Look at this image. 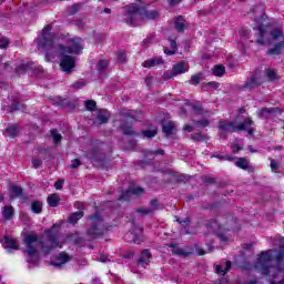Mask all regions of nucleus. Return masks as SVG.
Masks as SVG:
<instances>
[{"label":"nucleus","instance_id":"f257e3e1","mask_svg":"<svg viewBox=\"0 0 284 284\" xmlns=\"http://www.w3.org/2000/svg\"><path fill=\"white\" fill-rule=\"evenodd\" d=\"M57 36L52 33V26H45L38 39L39 50H47V61H52L54 54H60V68L65 74H72L75 68L74 57L68 54H79L83 50V39L72 38L69 40V47L57 44Z\"/></svg>","mask_w":284,"mask_h":284},{"label":"nucleus","instance_id":"f03ea898","mask_svg":"<svg viewBox=\"0 0 284 284\" xmlns=\"http://www.w3.org/2000/svg\"><path fill=\"white\" fill-rule=\"evenodd\" d=\"M254 267L271 284H284L283 248L262 251L257 255Z\"/></svg>","mask_w":284,"mask_h":284},{"label":"nucleus","instance_id":"7ed1b4c3","mask_svg":"<svg viewBox=\"0 0 284 284\" xmlns=\"http://www.w3.org/2000/svg\"><path fill=\"white\" fill-rule=\"evenodd\" d=\"M64 244L65 237H63V235H58L54 231H45L40 240L37 234L29 233L24 237L27 263H30L31 265H37V263H39V246L44 254H50L52 250H61Z\"/></svg>","mask_w":284,"mask_h":284},{"label":"nucleus","instance_id":"20e7f679","mask_svg":"<svg viewBox=\"0 0 284 284\" xmlns=\"http://www.w3.org/2000/svg\"><path fill=\"white\" fill-rule=\"evenodd\" d=\"M156 17H159V11L156 10L148 11L140 9L135 4L126 7V23H129V26H134L139 19H156Z\"/></svg>","mask_w":284,"mask_h":284},{"label":"nucleus","instance_id":"39448f33","mask_svg":"<svg viewBox=\"0 0 284 284\" xmlns=\"http://www.w3.org/2000/svg\"><path fill=\"white\" fill-rule=\"evenodd\" d=\"M260 14V18H254L256 26L253 28V30H256V43H258V45H267L265 34L267 32V27L270 26V22H267V14L263 13V11H261Z\"/></svg>","mask_w":284,"mask_h":284},{"label":"nucleus","instance_id":"423d86ee","mask_svg":"<svg viewBox=\"0 0 284 284\" xmlns=\"http://www.w3.org/2000/svg\"><path fill=\"white\" fill-rule=\"evenodd\" d=\"M91 226L88 230L89 236H92V239H97V236H101L102 234H105L110 226L105 225V222H103V217L99 214H94L90 216Z\"/></svg>","mask_w":284,"mask_h":284},{"label":"nucleus","instance_id":"0eeeda50","mask_svg":"<svg viewBox=\"0 0 284 284\" xmlns=\"http://www.w3.org/2000/svg\"><path fill=\"white\" fill-rule=\"evenodd\" d=\"M271 37L274 41L277 42L274 48L267 50V54H271V57L283 54L284 53V33L281 28H275L271 31Z\"/></svg>","mask_w":284,"mask_h":284},{"label":"nucleus","instance_id":"6e6552de","mask_svg":"<svg viewBox=\"0 0 284 284\" xmlns=\"http://www.w3.org/2000/svg\"><path fill=\"white\" fill-rule=\"evenodd\" d=\"M232 132H239V129L234 124V122H227L225 120H220V124H219L220 138L227 139V134H231Z\"/></svg>","mask_w":284,"mask_h":284},{"label":"nucleus","instance_id":"1a4fd4ad","mask_svg":"<svg viewBox=\"0 0 284 284\" xmlns=\"http://www.w3.org/2000/svg\"><path fill=\"white\" fill-rule=\"evenodd\" d=\"M129 239L132 237V241L135 245H141L143 243V229L135 226L131 233L126 235Z\"/></svg>","mask_w":284,"mask_h":284},{"label":"nucleus","instance_id":"9d476101","mask_svg":"<svg viewBox=\"0 0 284 284\" xmlns=\"http://www.w3.org/2000/svg\"><path fill=\"white\" fill-rule=\"evenodd\" d=\"M172 69L175 77H178V74H185V72H190V64L185 61H180L175 63Z\"/></svg>","mask_w":284,"mask_h":284},{"label":"nucleus","instance_id":"9b49d317","mask_svg":"<svg viewBox=\"0 0 284 284\" xmlns=\"http://www.w3.org/2000/svg\"><path fill=\"white\" fill-rule=\"evenodd\" d=\"M257 85H261V81H258V73H255L246 80L244 90H254Z\"/></svg>","mask_w":284,"mask_h":284},{"label":"nucleus","instance_id":"f8f14e48","mask_svg":"<svg viewBox=\"0 0 284 284\" xmlns=\"http://www.w3.org/2000/svg\"><path fill=\"white\" fill-rule=\"evenodd\" d=\"M158 207H159V201L152 200L151 207H149V209L141 207V209H138V212H139V214H142V216H148V215L152 214L153 212H155V210Z\"/></svg>","mask_w":284,"mask_h":284},{"label":"nucleus","instance_id":"ddd939ff","mask_svg":"<svg viewBox=\"0 0 284 284\" xmlns=\"http://www.w3.org/2000/svg\"><path fill=\"white\" fill-rule=\"evenodd\" d=\"M69 261H70V255H68V253L65 252H62L55 257L53 265L54 267H63V265H65V263H68Z\"/></svg>","mask_w":284,"mask_h":284},{"label":"nucleus","instance_id":"4468645a","mask_svg":"<svg viewBox=\"0 0 284 284\" xmlns=\"http://www.w3.org/2000/svg\"><path fill=\"white\" fill-rule=\"evenodd\" d=\"M143 189L141 187H134L131 189L129 191H126L125 193H122V195L120 196V201H130V195L134 194L135 196H141V194H143Z\"/></svg>","mask_w":284,"mask_h":284},{"label":"nucleus","instance_id":"2eb2a0df","mask_svg":"<svg viewBox=\"0 0 284 284\" xmlns=\"http://www.w3.org/2000/svg\"><path fill=\"white\" fill-rule=\"evenodd\" d=\"M151 256L152 254H150L149 250L142 251L138 264L141 265V267H145V265H149Z\"/></svg>","mask_w":284,"mask_h":284},{"label":"nucleus","instance_id":"dca6fc26","mask_svg":"<svg viewBox=\"0 0 284 284\" xmlns=\"http://www.w3.org/2000/svg\"><path fill=\"white\" fill-rule=\"evenodd\" d=\"M187 26H190V24L187 23V21H185V19L182 16H179L178 18H175L176 32H184L185 28H187Z\"/></svg>","mask_w":284,"mask_h":284},{"label":"nucleus","instance_id":"f3484780","mask_svg":"<svg viewBox=\"0 0 284 284\" xmlns=\"http://www.w3.org/2000/svg\"><path fill=\"white\" fill-rule=\"evenodd\" d=\"M161 64H163V58L155 57L144 61L142 65L143 68H154Z\"/></svg>","mask_w":284,"mask_h":284},{"label":"nucleus","instance_id":"a211bd4d","mask_svg":"<svg viewBox=\"0 0 284 284\" xmlns=\"http://www.w3.org/2000/svg\"><path fill=\"white\" fill-rule=\"evenodd\" d=\"M171 247L172 254H175L176 256H190L192 254V250L190 248H179L176 245L172 244Z\"/></svg>","mask_w":284,"mask_h":284},{"label":"nucleus","instance_id":"6ab92c4d","mask_svg":"<svg viewBox=\"0 0 284 284\" xmlns=\"http://www.w3.org/2000/svg\"><path fill=\"white\" fill-rule=\"evenodd\" d=\"M230 267H232V262L226 261L224 264L217 265L216 266V274H221V276H225L227 272H230Z\"/></svg>","mask_w":284,"mask_h":284},{"label":"nucleus","instance_id":"aec40b11","mask_svg":"<svg viewBox=\"0 0 284 284\" xmlns=\"http://www.w3.org/2000/svg\"><path fill=\"white\" fill-rule=\"evenodd\" d=\"M206 229L209 230V232H211V234H219L221 225L219 224V222H216V220H211L206 222Z\"/></svg>","mask_w":284,"mask_h":284},{"label":"nucleus","instance_id":"412c9836","mask_svg":"<svg viewBox=\"0 0 284 284\" xmlns=\"http://www.w3.org/2000/svg\"><path fill=\"white\" fill-rule=\"evenodd\" d=\"M4 250L8 252H12V250H19V246H17V241H14L11 237L6 236L4 237Z\"/></svg>","mask_w":284,"mask_h":284},{"label":"nucleus","instance_id":"4be33fe9","mask_svg":"<svg viewBox=\"0 0 284 284\" xmlns=\"http://www.w3.org/2000/svg\"><path fill=\"white\" fill-rule=\"evenodd\" d=\"M274 112H278V109H262L258 111V116H261V119H270L274 115Z\"/></svg>","mask_w":284,"mask_h":284},{"label":"nucleus","instance_id":"5701e85b","mask_svg":"<svg viewBox=\"0 0 284 284\" xmlns=\"http://www.w3.org/2000/svg\"><path fill=\"white\" fill-rule=\"evenodd\" d=\"M60 201H61V197L57 193L49 195L47 199V202L50 205V207H57Z\"/></svg>","mask_w":284,"mask_h":284},{"label":"nucleus","instance_id":"b1692460","mask_svg":"<svg viewBox=\"0 0 284 284\" xmlns=\"http://www.w3.org/2000/svg\"><path fill=\"white\" fill-rule=\"evenodd\" d=\"M2 214H3V219H6V221H10V219H12V216H14V209L12 206H4Z\"/></svg>","mask_w":284,"mask_h":284},{"label":"nucleus","instance_id":"393cba45","mask_svg":"<svg viewBox=\"0 0 284 284\" xmlns=\"http://www.w3.org/2000/svg\"><path fill=\"white\" fill-rule=\"evenodd\" d=\"M109 119H110V112H108L105 110L99 111L98 121H100V123H108Z\"/></svg>","mask_w":284,"mask_h":284},{"label":"nucleus","instance_id":"a878e982","mask_svg":"<svg viewBox=\"0 0 284 284\" xmlns=\"http://www.w3.org/2000/svg\"><path fill=\"white\" fill-rule=\"evenodd\" d=\"M235 165L240 168L241 170H247L250 168V162L245 158H240L236 162Z\"/></svg>","mask_w":284,"mask_h":284},{"label":"nucleus","instance_id":"bb28decb","mask_svg":"<svg viewBox=\"0 0 284 284\" xmlns=\"http://www.w3.org/2000/svg\"><path fill=\"white\" fill-rule=\"evenodd\" d=\"M31 210H32L33 214H41V212L43 210V204L39 201L32 202Z\"/></svg>","mask_w":284,"mask_h":284},{"label":"nucleus","instance_id":"cd10ccee","mask_svg":"<svg viewBox=\"0 0 284 284\" xmlns=\"http://www.w3.org/2000/svg\"><path fill=\"white\" fill-rule=\"evenodd\" d=\"M163 132L166 134V136L172 135V132L174 131V124L172 122H168L163 124Z\"/></svg>","mask_w":284,"mask_h":284},{"label":"nucleus","instance_id":"c85d7f7f","mask_svg":"<svg viewBox=\"0 0 284 284\" xmlns=\"http://www.w3.org/2000/svg\"><path fill=\"white\" fill-rule=\"evenodd\" d=\"M213 74L215 77H223L225 74V67L217 64L213 68Z\"/></svg>","mask_w":284,"mask_h":284},{"label":"nucleus","instance_id":"c756f323","mask_svg":"<svg viewBox=\"0 0 284 284\" xmlns=\"http://www.w3.org/2000/svg\"><path fill=\"white\" fill-rule=\"evenodd\" d=\"M80 219H83L82 211L71 214V216L69 217V221H70V223H78L80 221Z\"/></svg>","mask_w":284,"mask_h":284},{"label":"nucleus","instance_id":"7c9ffc66","mask_svg":"<svg viewBox=\"0 0 284 284\" xmlns=\"http://www.w3.org/2000/svg\"><path fill=\"white\" fill-rule=\"evenodd\" d=\"M201 81H203V73H197L191 77L190 83H192L193 85H199Z\"/></svg>","mask_w":284,"mask_h":284},{"label":"nucleus","instance_id":"2f4dec72","mask_svg":"<svg viewBox=\"0 0 284 284\" xmlns=\"http://www.w3.org/2000/svg\"><path fill=\"white\" fill-rule=\"evenodd\" d=\"M51 136L55 145L57 143H61V139H63V136H61V134L57 130H51Z\"/></svg>","mask_w":284,"mask_h":284},{"label":"nucleus","instance_id":"473e14b6","mask_svg":"<svg viewBox=\"0 0 284 284\" xmlns=\"http://www.w3.org/2000/svg\"><path fill=\"white\" fill-rule=\"evenodd\" d=\"M10 190L14 196H21V194H23V189H21V186L12 184Z\"/></svg>","mask_w":284,"mask_h":284},{"label":"nucleus","instance_id":"72a5a7b5","mask_svg":"<svg viewBox=\"0 0 284 284\" xmlns=\"http://www.w3.org/2000/svg\"><path fill=\"white\" fill-rule=\"evenodd\" d=\"M164 52L169 55L176 54V41H171V50H168V48H164Z\"/></svg>","mask_w":284,"mask_h":284},{"label":"nucleus","instance_id":"f704fd0d","mask_svg":"<svg viewBox=\"0 0 284 284\" xmlns=\"http://www.w3.org/2000/svg\"><path fill=\"white\" fill-rule=\"evenodd\" d=\"M108 65H110V62H108V60H100L97 65L98 71L103 72L105 68H108Z\"/></svg>","mask_w":284,"mask_h":284},{"label":"nucleus","instance_id":"c9c22d12","mask_svg":"<svg viewBox=\"0 0 284 284\" xmlns=\"http://www.w3.org/2000/svg\"><path fill=\"white\" fill-rule=\"evenodd\" d=\"M254 122L252 121V119H246L242 124H240L237 126V131L239 130H247V128H250Z\"/></svg>","mask_w":284,"mask_h":284},{"label":"nucleus","instance_id":"e433bc0d","mask_svg":"<svg viewBox=\"0 0 284 284\" xmlns=\"http://www.w3.org/2000/svg\"><path fill=\"white\" fill-rule=\"evenodd\" d=\"M6 132H7L8 136H11V138L17 136V125L12 124V125L8 126Z\"/></svg>","mask_w":284,"mask_h":284},{"label":"nucleus","instance_id":"4c0bfd02","mask_svg":"<svg viewBox=\"0 0 284 284\" xmlns=\"http://www.w3.org/2000/svg\"><path fill=\"white\" fill-rule=\"evenodd\" d=\"M266 77H267V79H270V81H276V79H277L276 71L274 69H268L266 71Z\"/></svg>","mask_w":284,"mask_h":284},{"label":"nucleus","instance_id":"58836bf2","mask_svg":"<svg viewBox=\"0 0 284 284\" xmlns=\"http://www.w3.org/2000/svg\"><path fill=\"white\" fill-rule=\"evenodd\" d=\"M143 136H145L146 139H154V136H156V130H146V131H142Z\"/></svg>","mask_w":284,"mask_h":284},{"label":"nucleus","instance_id":"ea45409f","mask_svg":"<svg viewBox=\"0 0 284 284\" xmlns=\"http://www.w3.org/2000/svg\"><path fill=\"white\" fill-rule=\"evenodd\" d=\"M8 45H10V40L3 36H0V48H8Z\"/></svg>","mask_w":284,"mask_h":284},{"label":"nucleus","instance_id":"a19ab883","mask_svg":"<svg viewBox=\"0 0 284 284\" xmlns=\"http://www.w3.org/2000/svg\"><path fill=\"white\" fill-rule=\"evenodd\" d=\"M126 59H128V55L125 54L124 51L118 52V62L119 63H125Z\"/></svg>","mask_w":284,"mask_h":284},{"label":"nucleus","instance_id":"79ce46f5","mask_svg":"<svg viewBox=\"0 0 284 284\" xmlns=\"http://www.w3.org/2000/svg\"><path fill=\"white\" fill-rule=\"evenodd\" d=\"M174 77H176V73H174L173 69H172V71L164 72V74H163L164 81H168L170 79H174Z\"/></svg>","mask_w":284,"mask_h":284},{"label":"nucleus","instance_id":"37998d69","mask_svg":"<svg viewBox=\"0 0 284 284\" xmlns=\"http://www.w3.org/2000/svg\"><path fill=\"white\" fill-rule=\"evenodd\" d=\"M125 116H129L130 119H139V118H141V112L130 111V112L125 113Z\"/></svg>","mask_w":284,"mask_h":284},{"label":"nucleus","instance_id":"c03bdc74","mask_svg":"<svg viewBox=\"0 0 284 284\" xmlns=\"http://www.w3.org/2000/svg\"><path fill=\"white\" fill-rule=\"evenodd\" d=\"M178 221V223H180V225L182 226V227H187V225H190V217H184V219H178L176 220Z\"/></svg>","mask_w":284,"mask_h":284},{"label":"nucleus","instance_id":"a18cd8bd","mask_svg":"<svg viewBox=\"0 0 284 284\" xmlns=\"http://www.w3.org/2000/svg\"><path fill=\"white\" fill-rule=\"evenodd\" d=\"M85 108L87 110H94L97 108V102H94V100H89L85 103Z\"/></svg>","mask_w":284,"mask_h":284},{"label":"nucleus","instance_id":"49530a36","mask_svg":"<svg viewBox=\"0 0 284 284\" xmlns=\"http://www.w3.org/2000/svg\"><path fill=\"white\" fill-rule=\"evenodd\" d=\"M195 125H199L200 128H207V125H210V121L209 120H200L195 122Z\"/></svg>","mask_w":284,"mask_h":284},{"label":"nucleus","instance_id":"de8ad7c7","mask_svg":"<svg viewBox=\"0 0 284 284\" xmlns=\"http://www.w3.org/2000/svg\"><path fill=\"white\" fill-rule=\"evenodd\" d=\"M156 154H161V155H163V154H165V151H163V150H156V151H154V152H152V151H149L148 153H146V156H154V155H156Z\"/></svg>","mask_w":284,"mask_h":284},{"label":"nucleus","instance_id":"09e8293b","mask_svg":"<svg viewBox=\"0 0 284 284\" xmlns=\"http://www.w3.org/2000/svg\"><path fill=\"white\" fill-rule=\"evenodd\" d=\"M123 132H124V134H129V135L135 134V132L132 129V126H124L123 128Z\"/></svg>","mask_w":284,"mask_h":284},{"label":"nucleus","instance_id":"8fccbe9b","mask_svg":"<svg viewBox=\"0 0 284 284\" xmlns=\"http://www.w3.org/2000/svg\"><path fill=\"white\" fill-rule=\"evenodd\" d=\"M79 165H81V161H79V159H75V160H73V162L70 164V168L74 170V169L79 168Z\"/></svg>","mask_w":284,"mask_h":284},{"label":"nucleus","instance_id":"3c124183","mask_svg":"<svg viewBox=\"0 0 284 284\" xmlns=\"http://www.w3.org/2000/svg\"><path fill=\"white\" fill-rule=\"evenodd\" d=\"M54 187H55V190H61L63 187V180H58L54 183Z\"/></svg>","mask_w":284,"mask_h":284},{"label":"nucleus","instance_id":"603ef678","mask_svg":"<svg viewBox=\"0 0 284 284\" xmlns=\"http://www.w3.org/2000/svg\"><path fill=\"white\" fill-rule=\"evenodd\" d=\"M150 43H152V39L146 38L143 40L142 45L143 48H150Z\"/></svg>","mask_w":284,"mask_h":284},{"label":"nucleus","instance_id":"864d4df0","mask_svg":"<svg viewBox=\"0 0 284 284\" xmlns=\"http://www.w3.org/2000/svg\"><path fill=\"white\" fill-rule=\"evenodd\" d=\"M79 8H81V4H73L71 7V14H75V12H79Z\"/></svg>","mask_w":284,"mask_h":284},{"label":"nucleus","instance_id":"5fc2aeb1","mask_svg":"<svg viewBox=\"0 0 284 284\" xmlns=\"http://www.w3.org/2000/svg\"><path fill=\"white\" fill-rule=\"evenodd\" d=\"M32 166L33 168H41V160L33 159L32 160Z\"/></svg>","mask_w":284,"mask_h":284},{"label":"nucleus","instance_id":"6e6d98bb","mask_svg":"<svg viewBox=\"0 0 284 284\" xmlns=\"http://www.w3.org/2000/svg\"><path fill=\"white\" fill-rule=\"evenodd\" d=\"M271 169L274 171V170H278V162L272 160L271 161Z\"/></svg>","mask_w":284,"mask_h":284},{"label":"nucleus","instance_id":"4d7b16f0","mask_svg":"<svg viewBox=\"0 0 284 284\" xmlns=\"http://www.w3.org/2000/svg\"><path fill=\"white\" fill-rule=\"evenodd\" d=\"M233 152H241V150H243V146L239 145V144H233Z\"/></svg>","mask_w":284,"mask_h":284},{"label":"nucleus","instance_id":"13d9d810","mask_svg":"<svg viewBox=\"0 0 284 284\" xmlns=\"http://www.w3.org/2000/svg\"><path fill=\"white\" fill-rule=\"evenodd\" d=\"M183 130H185L186 132H192L194 130V128L190 124H185Z\"/></svg>","mask_w":284,"mask_h":284},{"label":"nucleus","instance_id":"bf43d9fd","mask_svg":"<svg viewBox=\"0 0 284 284\" xmlns=\"http://www.w3.org/2000/svg\"><path fill=\"white\" fill-rule=\"evenodd\" d=\"M68 241H72L74 239V243H80L79 239H77V235H69Z\"/></svg>","mask_w":284,"mask_h":284},{"label":"nucleus","instance_id":"052dcab7","mask_svg":"<svg viewBox=\"0 0 284 284\" xmlns=\"http://www.w3.org/2000/svg\"><path fill=\"white\" fill-rule=\"evenodd\" d=\"M99 261H100L101 263H108V257L102 254V255H100Z\"/></svg>","mask_w":284,"mask_h":284},{"label":"nucleus","instance_id":"680f3d73","mask_svg":"<svg viewBox=\"0 0 284 284\" xmlns=\"http://www.w3.org/2000/svg\"><path fill=\"white\" fill-rule=\"evenodd\" d=\"M193 110L195 114L203 112V109L201 106H193Z\"/></svg>","mask_w":284,"mask_h":284},{"label":"nucleus","instance_id":"e2e57ef3","mask_svg":"<svg viewBox=\"0 0 284 284\" xmlns=\"http://www.w3.org/2000/svg\"><path fill=\"white\" fill-rule=\"evenodd\" d=\"M178 3H181V0H170L171 6H178Z\"/></svg>","mask_w":284,"mask_h":284},{"label":"nucleus","instance_id":"0e129e2a","mask_svg":"<svg viewBox=\"0 0 284 284\" xmlns=\"http://www.w3.org/2000/svg\"><path fill=\"white\" fill-rule=\"evenodd\" d=\"M241 37H247L250 34L248 31L242 30L240 31Z\"/></svg>","mask_w":284,"mask_h":284},{"label":"nucleus","instance_id":"69168bd1","mask_svg":"<svg viewBox=\"0 0 284 284\" xmlns=\"http://www.w3.org/2000/svg\"><path fill=\"white\" fill-rule=\"evenodd\" d=\"M222 159H224L225 161H234V158L232 155H226Z\"/></svg>","mask_w":284,"mask_h":284},{"label":"nucleus","instance_id":"338daca9","mask_svg":"<svg viewBox=\"0 0 284 284\" xmlns=\"http://www.w3.org/2000/svg\"><path fill=\"white\" fill-rule=\"evenodd\" d=\"M256 13H258V9H251L248 14H256Z\"/></svg>","mask_w":284,"mask_h":284},{"label":"nucleus","instance_id":"774afa93","mask_svg":"<svg viewBox=\"0 0 284 284\" xmlns=\"http://www.w3.org/2000/svg\"><path fill=\"white\" fill-rule=\"evenodd\" d=\"M74 88H83V84H81V82H77V83L74 84Z\"/></svg>","mask_w":284,"mask_h":284}]
</instances>
